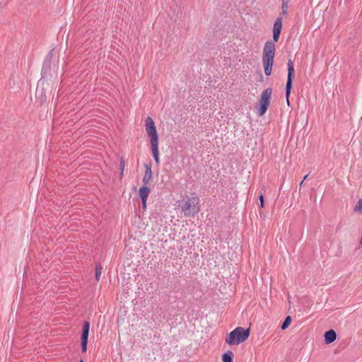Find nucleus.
Wrapping results in <instances>:
<instances>
[{"instance_id": "nucleus-20", "label": "nucleus", "mask_w": 362, "mask_h": 362, "mask_svg": "<svg viewBox=\"0 0 362 362\" xmlns=\"http://www.w3.org/2000/svg\"><path fill=\"white\" fill-rule=\"evenodd\" d=\"M233 354L230 351H228V362H233Z\"/></svg>"}, {"instance_id": "nucleus-4", "label": "nucleus", "mask_w": 362, "mask_h": 362, "mask_svg": "<svg viewBox=\"0 0 362 362\" xmlns=\"http://www.w3.org/2000/svg\"><path fill=\"white\" fill-rule=\"evenodd\" d=\"M272 94V89L271 88L265 89L261 94L260 99L259 100V107L258 108V114L259 116H262L267 112L269 105Z\"/></svg>"}, {"instance_id": "nucleus-29", "label": "nucleus", "mask_w": 362, "mask_h": 362, "mask_svg": "<svg viewBox=\"0 0 362 362\" xmlns=\"http://www.w3.org/2000/svg\"><path fill=\"white\" fill-rule=\"evenodd\" d=\"M4 1V0H0V4Z\"/></svg>"}, {"instance_id": "nucleus-7", "label": "nucleus", "mask_w": 362, "mask_h": 362, "mask_svg": "<svg viewBox=\"0 0 362 362\" xmlns=\"http://www.w3.org/2000/svg\"><path fill=\"white\" fill-rule=\"evenodd\" d=\"M90 329V323L88 321H85L83 324V329L81 334V351L85 353L87 351V344L88 340V334Z\"/></svg>"}, {"instance_id": "nucleus-11", "label": "nucleus", "mask_w": 362, "mask_h": 362, "mask_svg": "<svg viewBox=\"0 0 362 362\" xmlns=\"http://www.w3.org/2000/svg\"><path fill=\"white\" fill-rule=\"evenodd\" d=\"M152 148L153 157L157 164H159V155H158V143L151 144Z\"/></svg>"}, {"instance_id": "nucleus-17", "label": "nucleus", "mask_w": 362, "mask_h": 362, "mask_svg": "<svg viewBox=\"0 0 362 362\" xmlns=\"http://www.w3.org/2000/svg\"><path fill=\"white\" fill-rule=\"evenodd\" d=\"M288 4L289 3L282 2V6H281V13H282V14H284V15L287 14L288 9Z\"/></svg>"}, {"instance_id": "nucleus-9", "label": "nucleus", "mask_w": 362, "mask_h": 362, "mask_svg": "<svg viewBox=\"0 0 362 362\" xmlns=\"http://www.w3.org/2000/svg\"><path fill=\"white\" fill-rule=\"evenodd\" d=\"M325 341L329 344L334 342L337 339V333L334 329H330L325 333Z\"/></svg>"}, {"instance_id": "nucleus-24", "label": "nucleus", "mask_w": 362, "mask_h": 362, "mask_svg": "<svg viewBox=\"0 0 362 362\" xmlns=\"http://www.w3.org/2000/svg\"><path fill=\"white\" fill-rule=\"evenodd\" d=\"M291 0H281L282 2L289 3Z\"/></svg>"}, {"instance_id": "nucleus-21", "label": "nucleus", "mask_w": 362, "mask_h": 362, "mask_svg": "<svg viewBox=\"0 0 362 362\" xmlns=\"http://www.w3.org/2000/svg\"><path fill=\"white\" fill-rule=\"evenodd\" d=\"M259 202H260V206L262 208L264 207V196L262 194H261L259 197Z\"/></svg>"}, {"instance_id": "nucleus-10", "label": "nucleus", "mask_w": 362, "mask_h": 362, "mask_svg": "<svg viewBox=\"0 0 362 362\" xmlns=\"http://www.w3.org/2000/svg\"><path fill=\"white\" fill-rule=\"evenodd\" d=\"M151 177H152L151 167V165H146L145 174L142 179V182L144 184L143 186H146L148 184V182H150Z\"/></svg>"}, {"instance_id": "nucleus-25", "label": "nucleus", "mask_w": 362, "mask_h": 362, "mask_svg": "<svg viewBox=\"0 0 362 362\" xmlns=\"http://www.w3.org/2000/svg\"><path fill=\"white\" fill-rule=\"evenodd\" d=\"M233 274H234V276L233 277V279H235V278L238 277V274L237 273L234 272Z\"/></svg>"}, {"instance_id": "nucleus-28", "label": "nucleus", "mask_w": 362, "mask_h": 362, "mask_svg": "<svg viewBox=\"0 0 362 362\" xmlns=\"http://www.w3.org/2000/svg\"><path fill=\"white\" fill-rule=\"evenodd\" d=\"M303 182H304L303 180L301 181V182L300 183V186L303 185Z\"/></svg>"}, {"instance_id": "nucleus-1", "label": "nucleus", "mask_w": 362, "mask_h": 362, "mask_svg": "<svg viewBox=\"0 0 362 362\" xmlns=\"http://www.w3.org/2000/svg\"><path fill=\"white\" fill-rule=\"evenodd\" d=\"M275 51L274 42L272 40L267 41L264 46L262 56L264 74L267 76L272 73Z\"/></svg>"}, {"instance_id": "nucleus-30", "label": "nucleus", "mask_w": 362, "mask_h": 362, "mask_svg": "<svg viewBox=\"0 0 362 362\" xmlns=\"http://www.w3.org/2000/svg\"><path fill=\"white\" fill-rule=\"evenodd\" d=\"M80 362H83V361L82 359L80 360Z\"/></svg>"}, {"instance_id": "nucleus-16", "label": "nucleus", "mask_w": 362, "mask_h": 362, "mask_svg": "<svg viewBox=\"0 0 362 362\" xmlns=\"http://www.w3.org/2000/svg\"><path fill=\"white\" fill-rule=\"evenodd\" d=\"M354 211L356 212H358L360 214H362V199H360L354 207Z\"/></svg>"}, {"instance_id": "nucleus-22", "label": "nucleus", "mask_w": 362, "mask_h": 362, "mask_svg": "<svg viewBox=\"0 0 362 362\" xmlns=\"http://www.w3.org/2000/svg\"><path fill=\"white\" fill-rule=\"evenodd\" d=\"M146 201H147V199H141L142 206H143L144 209H145L146 206Z\"/></svg>"}, {"instance_id": "nucleus-6", "label": "nucleus", "mask_w": 362, "mask_h": 362, "mask_svg": "<svg viewBox=\"0 0 362 362\" xmlns=\"http://www.w3.org/2000/svg\"><path fill=\"white\" fill-rule=\"evenodd\" d=\"M146 131L151 137V144L158 143V136L153 119L148 117L146 119Z\"/></svg>"}, {"instance_id": "nucleus-13", "label": "nucleus", "mask_w": 362, "mask_h": 362, "mask_svg": "<svg viewBox=\"0 0 362 362\" xmlns=\"http://www.w3.org/2000/svg\"><path fill=\"white\" fill-rule=\"evenodd\" d=\"M240 255H241V249L240 247L239 244H237L235 247L234 254L232 255V256H231V257H230V259L233 261L238 260Z\"/></svg>"}, {"instance_id": "nucleus-12", "label": "nucleus", "mask_w": 362, "mask_h": 362, "mask_svg": "<svg viewBox=\"0 0 362 362\" xmlns=\"http://www.w3.org/2000/svg\"><path fill=\"white\" fill-rule=\"evenodd\" d=\"M149 194L150 189L147 186H143L139 190V194L141 199H147Z\"/></svg>"}, {"instance_id": "nucleus-5", "label": "nucleus", "mask_w": 362, "mask_h": 362, "mask_svg": "<svg viewBox=\"0 0 362 362\" xmlns=\"http://www.w3.org/2000/svg\"><path fill=\"white\" fill-rule=\"evenodd\" d=\"M287 66H288V76H287V81H286V97L287 103L289 105L288 98L291 94L293 77V74H294L293 63L291 59H288Z\"/></svg>"}, {"instance_id": "nucleus-3", "label": "nucleus", "mask_w": 362, "mask_h": 362, "mask_svg": "<svg viewBox=\"0 0 362 362\" xmlns=\"http://www.w3.org/2000/svg\"><path fill=\"white\" fill-rule=\"evenodd\" d=\"M249 336L250 329H245L241 327H238L229 334L228 344H239L246 341Z\"/></svg>"}, {"instance_id": "nucleus-27", "label": "nucleus", "mask_w": 362, "mask_h": 362, "mask_svg": "<svg viewBox=\"0 0 362 362\" xmlns=\"http://www.w3.org/2000/svg\"><path fill=\"white\" fill-rule=\"evenodd\" d=\"M45 69V64H44V66L42 67V71Z\"/></svg>"}, {"instance_id": "nucleus-15", "label": "nucleus", "mask_w": 362, "mask_h": 362, "mask_svg": "<svg viewBox=\"0 0 362 362\" xmlns=\"http://www.w3.org/2000/svg\"><path fill=\"white\" fill-rule=\"evenodd\" d=\"M231 190L233 191L234 197H233L231 196V197H230L231 198V200H230L231 202H230V204H236L238 200L239 194L237 192V189L234 190L233 189H231Z\"/></svg>"}, {"instance_id": "nucleus-26", "label": "nucleus", "mask_w": 362, "mask_h": 362, "mask_svg": "<svg viewBox=\"0 0 362 362\" xmlns=\"http://www.w3.org/2000/svg\"><path fill=\"white\" fill-rule=\"evenodd\" d=\"M308 177V175H306L303 177V180L304 181L305 180H306Z\"/></svg>"}, {"instance_id": "nucleus-23", "label": "nucleus", "mask_w": 362, "mask_h": 362, "mask_svg": "<svg viewBox=\"0 0 362 362\" xmlns=\"http://www.w3.org/2000/svg\"><path fill=\"white\" fill-rule=\"evenodd\" d=\"M226 359H227V357H226V352L223 353L222 354V361L223 362H226Z\"/></svg>"}, {"instance_id": "nucleus-19", "label": "nucleus", "mask_w": 362, "mask_h": 362, "mask_svg": "<svg viewBox=\"0 0 362 362\" xmlns=\"http://www.w3.org/2000/svg\"><path fill=\"white\" fill-rule=\"evenodd\" d=\"M125 166L124 160L122 158L120 160V175H123V171Z\"/></svg>"}, {"instance_id": "nucleus-2", "label": "nucleus", "mask_w": 362, "mask_h": 362, "mask_svg": "<svg viewBox=\"0 0 362 362\" xmlns=\"http://www.w3.org/2000/svg\"><path fill=\"white\" fill-rule=\"evenodd\" d=\"M180 208L182 211L185 214V216L194 217L200 210L199 197H189L187 201L180 206Z\"/></svg>"}, {"instance_id": "nucleus-18", "label": "nucleus", "mask_w": 362, "mask_h": 362, "mask_svg": "<svg viewBox=\"0 0 362 362\" xmlns=\"http://www.w3.org/2000/svg\"><path fill=\"white\" fill-rule=\"evenodd\" d=\"M101 273H102V267L100 266H96V268H95V278L97 279V281H99L100 279V276L101 275Z\"/></svg>"}, {"instance_id": "nucleus-8", "label": "nucleus", "mask_w": 362, "mask_h": 362, "mask_svg": "<svg viewBox=\"0 0 362 362\" xmlns=\"http://www.w3.org/2000/svg\"><path fill=\"white\" fill-rule=\"evenodd\" d=\"M282 28V18L281 17H278L274 21L273 26V40L274 42H277L279 39V36L281 34Z\"/></svg>"}, {"instance_id": "nucleus-14", "label": "nucleus", "mask_w": 362, "mask_h": 362, "mask_svg": "<svg viewBox=\"0 0 362 362\" xmlns=\"http://www.w3.org/2000/svg\"><path fill=\"white\" fill-rule=\"evenodd\" d=\"M291 322V316H287L283 324L281 325V329L282 330H285L286 329H287L288 327V326L290 325Z\"/></svg>"}]
</instances>
